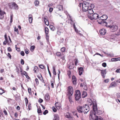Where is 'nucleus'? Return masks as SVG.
Wrapping results in <instances>:
<instances>
[{"instance_id": "nucleus-1", "label": "nucleus", "mask_w": 120, "mask_h": 120, "mask_svg": "<svg viewBox=\"0 0 120 120\" xmlns=\"http://www.w3.org/2000/svg\"><path fill=\"white\" fill-rule=\"evenodd\" d=\"M98 24L102 25H105L107 27L109 28L110 30L112 32H114L117 30L118 28L117 26L115 25H113L112 26L107 25V23L106 21L99 22L98 20Z\"/></svg>"}, {"instance_id": "nucleus-2", "label": "nucleus", "mask_w": 120, "mask_h": 120, "mask_svg": "<svg viewBox=\"0 0 120 120\" xmlns=\"http://www.w3.org/2000/svg\"><path fill=\"white\" fill-rule=\"evenodd\" d=\"M97 110L94 109V111H91L90 112V119L91 118L93 120H101L102 118H99L98 116L96 115V111Z\"/></svg>"}, {"instance_id": "nucleus-3", "label": "nucleus", "mask_w": 120, "mask_h": 120, "mask_svg": "<svg viewBox=\"0 0 120 120\" xmlns=\"http://www.w3.org/2000/svg\"><path fill=\"white\" fill-rule=\"evenodd\" d=\"M83 4L82 10L84 12H86L89 8V3L87 2L83 1Z\"/></svg>"}, {"instance_id": "nucleus-4", "label": "nucleus", "mask_w": 120, "mask_h": 120, "mask_svg": "<svg viewBox=\"0 0 120 120\" xmlns=\"http://www.w3.org/2000/svg\"><path fill=\"white\" fill-rule=\"evenodd\" d=\"M90 101L91 102V103L90 104V105H92L93 104V111H94V109L97 110V104L96 101V100L95 99H93L92 101L91 99H90Z\"/></svg>"}, {"instance_id": "nucleus-5", "label": "nucleus", "mask_w": 120, "mask_h": 120, "mask_svg": "<svg viewBox=\"0 0 120 120\" xmlns=\"http://www.w3.org/2000/svg\"><path fill=\"white\" fill-rule=\"evenodd\" d=\"M81 95L80 91L78 90L75 91V99L76 101H79L81 98Z\"/></svg>"}, {"instance_id": "nucleus-6", "label": "nucleus", "mask_w": 120, "mask_h": 120, "mask_svg": "<svg viewBox=\"0 0 120 120\" xmlns=\"http://www.w3.org/2000/svg\"><path fill=\"white\" fill-rule=\"evenodd\" d=\"M68 88L67 95L68 96H71L72 95L73 92L74 90L73 88L71 86H69Z\"/></svg>"}, {"instance_id": "nucleus-7", "label": "nucleus", "mask_w": 120, "mask_h": 120, "mask_svg": "<svg viewBox=\"0 0 120 120\" xmlns=\"http://www.w3.org/2000/svg\"><path fill=\"white\" fill-rule=\"evenodd\" d=\"M108 18V16L106 15H103L102 16L98 17V19L97 20V21L98 20L99 22L104 21H103L106 20Z\"/></svg>"}, {"instance_id": "nucleus-8", "label": "nucleus", "mask_w": 120, "mask_h": 120, "mask_svg": "<svg viewBox=\"0 0 120 120\" xmlns=\"http://www.w3.org/2000/svg\"><path fill=\"white\" fill-rule=\"evenodd\" d=\"M10 8L12 9L17 10L18 9V5L15 3L13 2L10 5Z\"/></svg>"}, {"instance_id": "nucleus-9", "label": "nucleus", "mask_w": 120, "mask_h": 120, "mask_svg": "<svg viewBox=\"0 0 120 120\" xmlns=\"http://www.w3.org/2000/svg\"><path fill=\"white\" fill-rule=\"evenodd\" d=\"M99 15L96 13H94L93 14L92 17H91L90 19L92 20L93 19H98L99 17Z\"/></svg>"}, {"instance_id": "nucleus-10", "label": "nucleus", "mask_w": 120, "mask_h": 120, "mask_svg": "<svg viewBox=\"0 0 120 120\" xmlns=\"http://www.w3.org/2000/svg\"><path fill=\"white\" fill-rule=\"evenodd\" d=\"M82 106H79L77 107V109L78 112L79 113H82L84 112L83 110L82 109Z\"/></svg>"}, {"instance_id": "nucleus-11", "label": "nucleus", "mask_w": 120, "mask_h": 120, "mask_svg": "<svg viewBox=\"0 0 120 120\" xmlns=\"http://www.w3.org/2000/svg\"><path fill=\"white\" fill-rule=\"evenodd\" d=\"M100 71H101V73L102 76L104 78H105L106 73V69L104 70H100Z\"/></svg>"}, {"instance_id": "nucleus-12", "label": "nucleus", "mask_w": 120, "mask_h": 120, "mask_svg": "<svg viewBox=\"0 0 120 120\" xmlns=\"http://www.w3.org/2000/svg\"><path fill=\"white\" fill-rule=\"evenodd\" d=\"M4 14H5V13L4 11H2L0 8V19H3Z\"/></svg>"}, {"instance_id": "nucleus-13", "label": "nucleus", "mask_w": 120, "mask_h": 120, "mask_svg": "<svg viewBox=\"0 0 120 120\" xmlns=\"http://www.w3.org/2000/svg\"><path fill=\"white\" fill-rule=\"evenodd\" d=\"M106 32L105 30L104 29H101L99 31V33L101 35H103L105 34Z\"/></svg>"}, {"instance_id": "nucleus-14", "label": "nucleus", "mask_w": 120, "mask_h": 120, "mask_svg": "<svg viewBox=\"0 0 120 120\" xmlns=\"http://www.w3.org/2000/svg\"><path fill=\"white\" fill-rule=\"evenodd\" d=\"M76 79L74 75H73L72 78V81L74 85H75L76 84Z\"/></svg>"}, {"instance_id": "nucleus-15", "label": "nucleus", "mask_w": 120, "mask_h": 120, "mask_svg": "<svg viewBox=\"0 0 120 120\" xmlns=\"http://www.w3.org/2000/svg\"><path fill=\"white\" fill-rule=\"evenodd\" d=\"M78 71L79 72V74L81 75L83 71V68L82 67H80L78 68Z\"/></svg>"}, {"instance_id": "nucleus-16", "label": "nucleus", "mask_w": 120, "mask_h": 120, "mask_svg": "<svg viewBox=\"0 0 120 120\" xmlns=\"http://www.w3.org/2000/svg\"><path fill=\"white\" fill-rule=\"evenodd\" d=\"M4 38L5 40L3 42V44L6 45V43L8 42V39L7 37V34H6L4 35Z\"/></svg>"}, {"instance_id": "nucleus-17", "label": "nucleus", "mask_w": 120, "mask_h": 120, "mask_svg": "<svg viewBox=\"0 0 120 120\" xmlns=\"http://www.w3.org/2000/svg\"><path fill=\"white\" fill-rule=\"evenodd\" d=\"M53 120H60L59 116L58 114L54 115V117Z\"/></svg>"}, {"instance_id": "nucleus-18", "label": "nucleus", "mask_w": 120, "mask_h": 120, "mask_svg": "<svg viewBox=\"0 0 120 120\" xmlns=\"http://www.w3.org/2000/svg\"><path fill=\"white\" fill-rule=\"evenodd\" d=\"M116 85V83L115 82H112L110 84L109 86L110 87H115Z\"/></svg>"}, {"instance_id": "nucleus-19", "label": "nucleus", "mask_w": 120, "mask_h": 120, "mask_svg": "<svg viewBox=\"0 0 120 120\" xmlns=\"http://www.w3.org/2000/svg\"><path fill=\"white\" fill-rule=\"evenodd\" d=\"M87 11H88V13L90 14H92L94 13L93 9L91 8H89Z\"/></svg>"}, {"instance_id": "nucleus-20", "label": "nucleus", "mask_w": 120, "mask_h": 120, "mask_svg": "<svg viewBox=\"0 0 120 120\" xmlns=\"http://www.w3.org/2000/svg\"><path fill=\"white\" fill-rule=\"evenodd\" d=\"M45 34L46 35V36L48 37V32H49V29L48 27H46L45 28Z\"/></svg>"}, {"instance_id": "nucleus-21", "label": "nucleus", "mask_w": 120, "mask_h": 120, "mask_svg": "<svg viewBox=\"0 0 120 120\" xmlns=\"http://www.w3.org/2000/svg\"><path fill=\"white\" fill-rule=\"evenodd\" d=\"M56 7L57 8L59 11H61V10H63V6L62 5H58Z\"/></svg>"}, {"instance_id": "nucleus-22", "label": "nucleus", "mask_w": 120, "mask_h": 120, "mask_svg": "<svg viewBox=\"0 0 120 120\" xmlns=\"http://www.w3.org/2000/svg\"><path fill=\"white\" fill-rule=\"evenodd\" d=\"M74 65V64L73 63L70 64V65L68 67V68L70 69H73L74 68V67L73 66Z\"/></svg>"}, {"instance_id": "nucleus-23", "label": "nucleus", "mask_w": 120, "mask_h": 120, "mask_svg": "<svg viewBox=\"0 0 120 120\" xmlns=\"http://www.w3.org/2000/svg\"><path fill=\"white\" fill-rule=\"evenodd\" d=\"M96 111V114H97L98 115L101 114L102 113V111L100 110H98V108H97V109L96 110H95Z\"/></svg>"}, {"instance_id": "nucleus-24", "label": "nucleus", "mask_w": 120, "mask_h": 120, "mask_svg": "<svg viewBox=\"0 0 120 120\" xmlns=\"http://www.w3.org/2000/svg\"><path fill=\"white\" fill-rule=\"evenodd\" d=\"M82 98H85L87 95L86 92L85 91H83L82 94Z\"/></svg>"}, {"instance_id": "nucleus-25", "label": "nucleus", "mask_w": 120, "mask_h": 120, "mask_svg": "<svg viewBox=\"0 0 120 120\" xmlns=\"http://www.w3.org/2000/svg\"><path fill=\"white\" fill-rule=\"evenodd\" d=\"M45 98L47 101H49V100L50 97L48 94H47L45 95Z\"/></svg>"}, {"instance_id": "nucleus-26", "label": "nucleus", "mask_w": 120, "mask_h": 120, "mask_svg": "<svg viewBox=\"0 0 120 120\" xmlns=\"http://www.w3.org/2000/svg\"><path fill=\"white\" fill-rule=\"evenodd\" d=\"M83 109H90L89 106L87 104H85L84 105L83 107Z\"/></svg>"}, {"instance_id": "nucleus-27", "label": "nucleus", "mask_w": 120, "mask_h": 120, "mask_svg": "<svg viewBox=\"0 0 120 120\" xmlns=\"http://www.w3.org/2000/svg\"><path fill=\"white\" fill-rule=\"evenodd\" d=\"M49 27L51 30L53 31L55 29V27L52 25H50Z\"/></svg>"}, {"instance_id": "nucleus-28", "label": "nucleus", "mask_w": 120, "mask_h": 120, "mask_svg": "<svg viewBox=\"0 0 120 120\" xmlns=\"http://www.w3.org/2000/svg\"><path fill=\"white\" fill-rule=\"evenodd\" d=\"M66 117L68 118H70L71 117L70 113L69 112H67L65 115Z\"/></svg>"}, {"instance_id": "nucleus-29", "label": "nucleus", "mask_w": 120, "mask_h": 120, "mask_svg": "<svg viewBox=\"0 0 120 120\" xmlns=\"http://www.w3.org/2000/svg\"><path fill=\"white\" fill-rule=\"evenodd\" d=\"M84 110L85 112H84V114H86L87 112L89 111L90 109H83Z\"/></svg>"}, {"instance_id": "nucleus-30", "label": "nucleus", "mask_w": 120, "mask_h": 120, "mask_svg": "<svg viewBox=\"0 0 120 120\" xmlns=\"http://www.w3.org/2000/svg\"><path fill=\"white\" fill-rule=\"evenodd\" d=\"M34 3L35 6H37L39 5V2L38 0H35V1Z\"/></svg>"}, {"instance_id": "nucleus-31", "label": "nucleus", "mask_w": 120, "mask_h": 120, "mask_svg": "<svg viewBox=\"0 0 120 120\" xmlns=\"http://www.w3.org/2000/svg\"><path fill=\"white\" fill-rule=\"evenodd\" d=\"M35 48V46L34 45H32L30 47V50L33 52Z\"/></svg>"}, {"instance_id": "nucleus-32", "label": "nucleus", "mask_w": 120, "mask_h": 120, "mask_svg": "<svg viewBox=\"0 0 120 120\" xmlns=\"http://www.w3.org/2000/svg\"><path fill=\"white\" fill-rule=\"evenodd\" d=\"M53 69V73L55 75H56V74L55 71V69L54 67H52Z\"/></svg>"}, {"instance_id": "nucleus-33", "label": "nucleus", "mask_w": 120, "mask_h": 120, "mask_svg": "<svg viewBox=\"0 0 120 120\" xmlns=\"http://www.w3.org/2000/svg\"><path fill=\"white\" fill-rule=\"evenodd\" d=\"M40 76H38V78L41 80V79H42V82H44V81L43 79V78L42 77L41 75L40 74Z\"/></svg>"}, {"instance_id": "nucleus-34", "label": "nucleus", "mask_w": 120, "mask_h": 120, "mask_svg": "<svg viewBox=\"0 0 120 120\" xmlns=\"http://www.w3.org/2000/svg\"><path fill=\"white\" fill-rule=\"evenodd\" d=\"M56 55L58 56H62L60 52H56Z\"/></svg>"}, {"instance_id": "nucleus-35", "label": "nucleus", "mask_w": 120, "mask_h": 120, "mask_svg": "<svg viewBox=\"0 0 120 120\" xmlns=\"http://www.w3.org/2000/svg\"><path fill=\"white\" fill-rule=\"evenodd\" d=\"M38 68L36 66H35L34 68V71L35 73H36V71L38 70Z\"/></svg>"}, {"instance_id": "nucleus-36", "label": "nucleus", "mask_w": 120, "mask_h": 120, "mask_svg": "<svg viewBox=\"0 0 120 120\" xmlns=\"http://www.w3.org/2000/svg\"><path fill=\"white\" fill-rule=\"evenodd\" d=\"M94 7V4H91L90 6H89V8H91L92 9Z\"/></svg>"}, {"instance_id": "nucleus-37", "label": "nucleus", "mask_w": 120, "mask_h": 120, "mask_svg": "<svg viewBox=\"0 0 120 120\" xmlns=\"http://www.w3.org/2000/svg\"><path fill=\"white\" fill-rule=\"evenodd\" d=\"M38 114L41 113V114L42 111L40 108L38 109Z\"/></svg>"}, {"instance_id": "nucleus-38", "label": "nucleus", "mask_w": 120, "mask_h": 120, "mask_svg": "<svg viewBox=\"0 0 120 120\" xmlns=\"http://www.w3.org/2000/svg\"><path fill=\"white\" fill-rule=\"evenodd\" d=\"M54 81H51V85L52 86V88H53L54 87Z\"/></svg>"}, {"instance_id": "nucleus-39", "label": "nucleus", "mask_w": 120, "mask_h": 120, "mask_svg": "<svg viewBox=\"0 0 120 120\" xmlns=\"http://www.w3.org/2000/svg\"><path fill=\"white\" fill-rule=\"evenodd\" d=\"M28 109L29 110H30L31 109V104L30 103H29L28 106Z\"/></svg>"}, {"instance_id": "nucleus-40", "label": "nucleus", "mask_w": 120, "mask_h": 120, "mask_svg": "<svg viewBox=\"0 0 120 120\" xmlns=\"http://www.w3.org/2000/svg\"><path fill=\"white\" fill-rule=\"evenodd\" d=\"M14 31H15L17 32L18 34H19V32L18 29L17 28H16V27L15 26V27L14 28Z\"/></svg>"}, {"instance_id": "nucleus-41", "label": "nucleus", "mask_w": 120, "mask_h": 120, "mask_svg": "<svg viewBox=\"0 0 120 120\" xmlns=\"http://www.w3.org/2000/svg\"><path fill=\"white\" fill-rule=\"evenodd\" d=\"M65 48L64 47H63L61 48L60 50L62 52H63L65 51Z\"/></svg>"}, {"instance_id": "nucleus-42", "label": "nucleus", "mask_w": 120, "mask_h": 120, "mask_svg": "<svg viewBox=\"0 0 120 120\" xmlns=\"http://www.w3.org/2000/svg\"><path fill=\"white\" fill-rule=\"evenodd\" d=\"M4 90H3L0 89V94H2L3 93H4Z\"/></svg>"}, {"instance_id": "nucleus-43", "label": "nucleus", "mask_w": 120, "mask_h": 120, "mask_svg": "<svg viewBox=\"0 0 120 120\" xmlns=\"http://www.w3.org/2000/svg\"><path fill=\"white\" fill-rule=\"evenodd\" d=\"M33 20L32 18H29V21L30 23H31L32 22Z\"/></svg>"}, {"instance_id": "nucleus-44", "label": "nucleus", "mask_w": 120, "mask_h": 120, "mask_svg": "<svg viewBox=\"0 0 120 120\" xmlns=\"http://www.w3.org/2000/svg\"><path fill=\"white\" fill-rule=\"evenodd\" d=\"M39 67L40 68L42 69H43L45 68L44 66L42 64L39 65Z\"/></svg>"}, {"instance_id": "nucleus-45", "label": "nucleus", "mask_w": 120, "mask_h": 120, "mask_svg": "<svg viewBox=\"0 0 120 120\" xmlns=\"http://www.w3.org/2000/svg\"><path fill=\"white\" fill-rule=\"evenodd\" d=\"M48 111L47 110H45L43 112V114L44 115H45L46 114L48 113Z\"/></svg>"}, {"instance_id": "nucleus-46", "label": "nucleus", "mask_w": 120, "mask_h": 120, "mask_svg": "<svg viewBox=\"0 0 120 120\" xmlns=\"http://www.w3.org/2000/svg\"><path fill=\"white\" fill-rule=\"evenodd\" d=\"M13 18V15H11L10 16V22L11 23L12 22V19Z\"/></svg>"}, {"instance_id": "nucleus-47", "label": "nucleus", "mask_w": 120, "mask_h": 120, "mask_svg": "<svg viewBox=\"0 0 120 120\" xmlns=\"http://www.w3.org/2000/svg\"><path fill=\"white\" fill-rule=\"evenodd\" d=\"M25 52L26 54H28L29 53V51L27 49H26L25 50Z\"/></svg>"}, {"instance_id": "nucleus-48", "label": "nucleus", "mask_w": 120, "mask_h": 120, "mask_svg": "<svg viewBox=\"0 0 120 120\" xmlns=\"http://www.w3.org/2000/svg\"><path fill=\"white\" fill-rule=\"evenodd\" d=\"M75 66L77 65V64L78 63V59L76 58L75 59Z\"/></svg>"}, {"instance_id": "nucleus-49", "label": "nucleus", "mask_w": 120, "mask_h": 120, "mask_svg": "<svg viewBox=\"0 0 120 120\" xmlns=\"http://www.w3.org/2000/svg\"><path fill=\"white\" fill-rule=\"evenodd\" d=\"M35 80L36 82V84L37 85H38V83H39L38 80L36 78L35 79Z\"/></svg>"}, {"instance_id": "nucleus-50", "label": "nucleus", "mask_w": 120, "mask_h": 120, "mask_svg": "<svg viewBox=\"0 0 120 120\" xmlns=\"http://www.w3.org/2000/svg\"><path fill=\"white\" fill-rule=\"evenodd\" d=\"M20 54L21 55H22V56H24L25 55V53L23 51H22L20 53Z\"/></svg>"}, {"instance_id": "nucleus-51", "label": "nucleus", "mask_w": 120, "mask_h": 120, "mask_svg": "<svg viewBox=\"0 0 120 120\" xmlns=\"http://www.w3.org/2000/svg\"><path fill=\"white\" fill-rule=\"evenodd\" d=\"M59 104V103L58 102H56L55 104V105H56V107L57 106L58 107H59V108L60 106V105H57V104Z\"/></svg>"}, {"instance_id": "nucleus-52", "label": "nucleus", "mask_w": 120, "mask_h": 120, "mask_svg": "<svg viewBox=\"0 0 120 120\" xmlns=\"http://www.w3.org/2000/svg\"><path fill=\"white\" fill-rule=\"evenodd\" d=\"M102 65L103 67H105L106 66V64L105 63H103L102 64Z\"/></svg>"}, {"instance_id": "nucleus-53", "label": "nucleus", "mask_w": 120, "mask_h": 120, "mask_svg": "<svg viewBox=\"0 0 120 120\" xmlns=\"http://www.w3.org/2000/svg\"><path fill=\"white\" fill-rule=\"evenodd\" d=\"M7 56L9 57V58L10 59H11V55L10 54V53H8V54Z\"/></svg>"}, {"instance_id": "nucleus-54", "label": "nucleus", "mask_w": 120, "mask_h": 120, "mask_svg": "<svg viewBox=\"0 0 120 120\" xmlns=\"http://www.w3.org/2000/svg\"><path fill=\"white\" fill-rule=\"evenodd\" d=\"M15 48H16V50L18 51H20V49L19 48H18L16 47L17 45H15Z\"/></svg>"}, {"instance_id": "nucleus-55", "label": "nucleus", "mask_w": 120, "mask_h": 120, "mask_svg": "<svg viewBox=\"0 0 120 120\" xmlns=\"http://www.w3.org/2000/svg\"><path fill=\"white\" fill-rule=\"evenodd\" d=\"M8 50L9 52H11L12 50L11 48L10 47H8Z\"/></svg>"}, {"instance_id": "nucleus-56", "label": "nucleus", "mask_w": 120, "mask_h": 120, "mask_svg": "<svg viewBox=\"0 0 120 120\" xmlns=\"http://www.w3.org/2000/svg\"><path fill=\"white\" fill-rule=\"evenodd\" d=\"M21 64L23 65L24 64V61L22 59H21Z\"/></svg>"}, {"instance_id": "nucleus-57", "label": "nucleus", "mask_w": 120, "mask_h": 120, "mask_svg": "<svg viewBox=\"0 0 120 120\" xmlns=\"http://www.w3.org/2000/svg\"><path fill=\"white\" fill-rule=\"evenodd\" d=\"M28 91L29 93L30 94H31V89L30 88H29L28 89Z\"/></svg>"}, {"instance_id": "nucleus-58", "label": "nucleus", "mask_w": 120, "mask_h": 120, "mask_svg": "<svg viewBox=\"0 0 120 120\" xmlns=\"http://www.w3.org/2000/svg\"><path fill=\"white\" fill-rule=\"evenodd\" d=\"M83 4V2L82 3H80L79 4V6L80 7L82 6V8Z\"/></svg>"}, {"instance_id": "nucleus-59", "label": "nucleus", "mask_w": 120, "mask_h": 120, "mask_svg": "<svg viewBox=\"0 0 120 120\" xmlns=\"http://www.w3.org/2000/svg\"><path fill=\"white\" fill-rule=\"evenodd\" d=\"M38 101L40 103H41L43 101V100L41 98H40L38 100Z\"/></svg>"}, {"instance_id": "nucleus-60", "label": "nucleus", "mask_w": 120, "mask_h": 120, "mask_svg": "<svg viewBox=\"0 0 120 120\" xmlns=\"http://www.w3.org/2000/svg\"><path fill=\"white\" fill-rule=\"evenodd\" d=\"M71 74V72L70 70L68 71V76H69V75H70Z\"/></svg>"}, {"instance_id": "nucleus-61", "label": "nucleus", "mask_w": 120, "mask_h": 120, "mask_svg": "<svg viewBox=\"0 0 120 120\" xmlns=\"http://www.w3.org/2000/svg\"><path fill=\"white\" fill-rule=\"evenodd\" d=\"M53 8H50L49 9V11L50 12H51L52 11Z\"/></svg>"}, {"instance_id": "nucleus-62", "label": "nucleus", "mask_w": 120, "mask_h": 120, "mask_svg": "<svg viewBox=\"0 0 120 120\" xmlns=\"http://www.w3.org/2000/svg\"><path fill=\"white\" fill-rule=\"evenodd\" d=\"M109 79H107L104 80V81L105 83H108L109 82Z\"/></svg>"}, {"instance_id": "nucleus-63", "label": "nucleus", "mask_w": 120, "mask_h": 120, "mask_svg": "<svg viewBox=\"0 0 120 120\" xmlns=\"http://www.w3.org/2000/svg\"><path fill=\"white\" fill-rule=\"evenodd\" d=\"M16 71L18 73H19V68L17 67H16Z\"/></svg>"}, {"instance_id": "nucleus-64", "label": "nucleus", "mask_w": 120, "mask_h": 120, "mask_svg": "<svg viewBox=\"0 0 120 120\" xmlns=\"http://www.w3.org/2000/svg\"><path fill=\"white\" fill-rule=\"evenodd\" d=\"M116 72L117 73L120 72V68L117 69L116 71Z\"/></svg>"}]
</instances>
